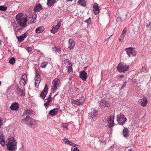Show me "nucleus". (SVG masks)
<instances>
[{
	"label": "nucleus",
	"mask_w": 151,
	"mask_h": 151,
	"mask_svg": "<svg viewBox=\"0 0 151 151\" xmlns=\"http://www.w3.org/2000/svg\"><path fill=\"white\" fill-rule=\"evenodd\" d=\"M6 142L7 148L9 151H15L17 149V143L13 137L9 138Z\"/></svg>",
	"instance_id": "nucleus-1"
},
{
	"label": "nucleus",
	"mask_w": 151,
	"mask_h": 151,
	"mask_svg": "<svg viewBox=\"0 0 151 151\" xmlns=\"http://www.w3.org/2000/svg\"><path fill=\"white\" fill-rule=\"evenodd\" d=\"M22 122L29 127L35 128L38 126L37 121L32 118L27 117L22 119Z\"/></svg>",
	"instance_id": "nucleus-2"
},
{
	"label": "nucleus",
	"mask_w": 151,
	"mask_h": 151,
	"mask_svg": "<svg viewBox=\"0 0 151 151\" xmlns=\"http://www.w3.org/2000/svg\"><path fill=\"white\" fill-rule=\"evenodd\" d=\"M23 16L22 13H19L16 15V19L17 22L20 26L25 27L28 20L27 18L24 17Z\"/></svg>",
	"instance_id": "nucleus-3"
},
{
	"label": "nucleus",
	"mask_w": 151,
	"mask_h": 151,
	"mask_svg": "<svg viewBox=\"0 0 151 151\" xmlns=\"http://www.w3.org/2000/svg\"><path fill=\"white\" fill-rule=\"evenodd\" d=\"M129 68L128 65H127L122 63H120L117 67L118 71L121 73H124Z\"/></svg>",
	"instance_id": "nucleus-4"
},
{
	"label": "nucleus",
	"mask_w": 151,
	"mask_h": 151,
	"mask_svg": "<svg viewBox=\"0 0 151 151\" xmlns=\"http://www.w3.org/2000/svg\"><path fill=\"white\" fill-rule=\"evenodd\" d=\"M116 118L117 121L121 125L124 124L127 120V119L125 116L122 114L118 115Z\"/></svg>",
	"instance_id": "nucleus-5"
},
{
	"label": "nucleus",
	"mask_w": 151,
	"mask_h": 151,
	"mask_svg": "<svg viewBox=\"0 0 151 151\" xmlns=\"http://www.w3.org/2000/svg\"><path fill=\"white\" fill-rule=\"evenodd\" d=\"M127 54L129 57L136 56V52L134 48L132 47L127 48L125 49Z\"/></svg>",
	"instance_id": "nucleus-6"
},
{
	"label": "nucleus",
	"mask_w": 151,
	"mask_h": 151,
	"mask_svg": "<svg viewBox=\"0 0 151 151\" xmlns=\"http://www.w3.org/2000/svg\"><path fill=\"white\" fill-rule=\"evenodd\" d=\"M85 99L83 96H82L79 99L75 100L73 99H71V102L73 104L80 106L82 105L84 103Z\"/></svg>",
	"instance_id": "nucleus-7"
},
{
	"label": "nucleus",
	"mask_w": 151,
	"mask_h": 151,
	"mask_svg": "<svg viewBox=\"0 0 151 151\" xmlns=\"http://www.w3.org/2000/svg\"><path fill=\"white\" fill-rule=\"evenodd\" d=\"M20 81L19 82V84L21 86H24L26 84L27 81V74L24 73L22 76Z\"/></svg>",
	"instance_id": "nucleus-8"
},
{
	"label": "nucleus",
	"mask_w": 151,
	"mask_h": 151,
	"mask_svg": "<svg viewBox=\"0 0 151 151\" xmlns=\"http://www.w3.org/2000/svg\"><path fill=\"white\" fill-rule=\"evenodd\" d=\"M34 115V113L32 110L30 109H26L23 113V116H26L25 118L27 117L31 118L30 116H32Z\"/></svg>",
	"instance_id": "nucleus-9"
},
{
	"label": "nucleus",
	"mask_w": 151,
	"mask_h": 151,
	"mask_svg": "<svg viewBox=\"0 0 151 151\" xmlns=\"http://www.w3.org/2000/svg\"><path fill=\"white\" fill-rule=\"evenodd\" d=\"M107 121L108 122L109 128H111L114 125V117L111 116H110L108 118Z\"/></svg>",
	"instance_id": "nucleus-10"
},
{
	"label": "nucleus",
	"mask_w": 151,
	"mask_h": 151,
	"mask_svg": "<svg viewBox=\"0 0 151 151\" xmlns=\"http://www.w3.org/2000/svg\"><path fill=\"white\" fill-rule=\"evenodd\" d=\"M61 22L60 21L58 22L57 24L55 27H53L51 30V32L54 34L58 32L60 26Z\"/></svg>",
	"instance_id": "nucleus-11"
},
{
	"label": "nucleus",
	"mask_w": 151,
	"mask_h": 151,
	"mask_svg": "<svg viewBox=\"0 0 151 151\" xmlns=\"http://www.w3.org/2000/svg\"><path fill=\"white\" fill-rule=\"evenodd\" d=\"M48 86L47 84H45L44 89L40 95V96L43 99H44L46 97V95L48 92Z\"/></svg>",
	"instance_id": "nucleus-12"
},
{
	"label": "nucleus",
	"mask_w": 151,
	"mask_h": 151,
	"mask_svg": "<svg viewBox=\"0 0 151 151\" xmlns=\"http://www.w3.org/2000/svg\"><path fill=\"white\" fill-rule=\"evenodd\" d=\"M53 84V89L55 91L58 89V87L60 86V81L58 79L56 80H54L52 81Z\"/></svg>",
	"instance_id": "nucleus-13"
},
{
	"label": "nucleus",
	"mask_w": 151,
	"mask_h": 151,
	"mask_svg": "<svg viewBox=\"0 0 151 151\" xmlns=\"http://www.w3.org/2000/svg\"><path fill=\"white\" fill-rule=\"evenodd\" d=\"M3 132H0V144L3 147L5 146V140L4 137Z\"/></svg>",
	"instance_id": "nucleus-14"
},
{
	"label": "nucleus",
	"mask_w": 151,
	"mask_h": 151,
	"mask_svg": "<svg viewBox=\"0 0 151 151\" xmlns=\"http://www.w3.org/2000/svg\"><path fill=\"white\" fill-rule=\"evenodd\" d=\"M68 47L69 50H71L73 49L75 44L74 40L71 38H70L68 40Z\"/></svg>",
	"instance_id": "nucleus-15"
},
{
	"label": "nucleus",
	"mask_w": 151,
	"mask_h": 151,
	"mask_svg": "<svg viewBox=\"0 0 151 151\" xmlns=\"http://www.w3.org/2000/svg\"><path fill=\"white\" fill-rule=\"evenodd\" d=\"M99 105L103 108L105 107H108L110 106L109 104L105 100H102L100 101Z\"/></svg>",
	"instance_id": "nucleus-16"
},
{
	"label": "nucleus",
	"mask_w": 151,
	"mask_h": 151,
	"mask_svg": "<svg viewBox=\"0 0 151 151\" xmlns=\"http://www.w3.org/2000/svg\"><path fill=\"white\" fill-rule=\"evenodd\" d=\"M79 76L83 80L85 81L87 78V73L84 70L81 71Z\"/></svg>",
	"instance_id": "nucleus-17"
},
{
	"label": "nucleus",
	"mask_w": 151,
	"mask_h": 151,
	"mask_svg": "<svg viewBox=\"0 0 151 151\" xmlns=\"http://www.w3.org/2000/svg\"><path fill=\"white\" fill-rule=\"evenodd\" d=\"M127 32V29L126 28H125L123 30L122 32V34L119 39V40L122 42L125 35L126 33Z\"/></svg>",
	"instance_id": "nucleus-18"
},
{
	"label": "nucleus",
	"mask_w": 151,
	"mask_h": 151,
	"mask_svg": "<svg viewBox=\"0 0 151 151\" xmlns=\"http://www.w3.org/2000/svg\"><path fill=\"white\" fill-rule=\"evenodd\" d=\"M27 36V35L26 33L22 35L19 36L17 37V39H18V41L20 42H22L24 39Z\"/></svg>",
	"instance_id": "nucleus-19"
},
{
	"label": "nucleus",
	"mask_w": 151,
	"mask_h": 151,
	"mask_svg": "<svg viewBox=\"0 0 151 151\" xmlns=\"http://www.w3.org/2000/svg\"><path fill=\"white\" fill-rule=\"evenodd\" d=\"M139 102L141 106L144 107L147 104V100L146 98H142L140 99L139 101Z\"/></svg>",
	"instance_id": "nucleus-20"
},
{
	"label": "nucleus",
	"mask_w": 151,
	"mask_h": 151,
	"mask_svg": "<svg viewBox=\"0 0 151 151\" xmlns=\"http://www.w3.org/2000/svg\"><path fill=\"white\" fill-rule=\"evenodd\" d=\"M58 109L57 108H55L52 109L49 112V114L52 116H54L57 114L58 112Z\"/></svg>",
	"instance_id": "nucleus-21"
},
{
	"label": "nucleus",
	"mask_w": 151,
	"mask_h": 151,
	"mask_svg": "<svg viewBox=\"0 0 151 151\" xmlns=\"http://www.w3.org/2000/svg\"><path fill=\"white\" fill-rule=\"evenodd\" d=\"M99 6L97 3H95L93 6L94 11V14H98L99 12Z\"/></svg>",
	"instance_id": "nucleus-22"
},
{
	"label": "nucleus",
	"mask_w": 151,
	"mask_h": 151,
	"mask_svg": "<svg viewBox=\"0 0 151 151\" xmlns=\"http://www.w3.org/2000/svg\"><path fill=\"white\" fill-rule=\"evenodd\" d=\"M10 108L12 110H17L19 108V104L17 103L13 104L10 106Z\"/></svg>",
	"instance_id": "nucleus-23"
},
{
	"label": "nucleus",
	"mask_w": 151,
	"mask_h": 151,
	"mask_svg": "<svg viewBox=\"0 0 151 151\" xmlns=\"http://www.w3.org/2000/svg\"><path fill=\"white\" fill-rule=\"evenodd\" d=\"M97 114V111L96 110H94L93 112L89 114V117L90 119H93L96 116Z\"/></svg>",
	"instance_id": "nucleus-24"
},
{
	"label": "nucleus",
	"mask_w": 151,
	"mask_h": 151,
	"mask_svg": "<svg viewBox=\"0 0 151 151\" xmlns=\"http://www.w3.org/2000/svg\"><path fill=\"white\" fill-rule=\"evenodd\" d=\"M123 135L124 137H127L129 136V131L127 128L124 127L123 130Z\"/></svg>",
	"instance_id": "nucleus-25"
},
{
	"label": "nucleus",
	"mask_w": 151,
	"mask_h": 151,
	"mask_svg": "<svg viewBox=\"0 0 151 151\" xmlns=\"http://www.w3.org/2000/svg\"><path fill=\"white\" fill-rule=\"evenodd\" d=\"M16 90L18 93V94H19L20 96H23L25 95V93L19 87H17V88Z\"/></svg>",
	"instance_id": "nucleus-26"
},
{
	"label": "nucleus",
	"mask_w": 151,
	"mask_h": 151,
	"mask_svg": "<svg viewBox=\"0 0 151 151\" xmlns=\"http://www.w3.org/2000/svg\"><path fill=\"white\" fill-rule=\"evenodd\" d=\"M64 140V142L65 144H67L68 145H70L74 147H75L76 146V144L75 143H73L72 142H71L69 141L68 139L66 138H64L63 139Z\"/></svg>",
	"instance_id": "nucleus-27"
},
{
	"label": "nucleus",
	"mask_w": 151,
	"mask_h": 151,
	"mask_svg": "<svg viewBox=\"0 0 151 151\" xmlns=\"http://www.w3.org/2000/svg\"><path fill=\"white\" fill-rule=\"evenodd\" d=\"M44 31L43 27L42 26L37 27L35 30V32L37 33H40Z\"/></svg>",
	"instance_id": "nucleus-28"
},
{
	"label": "nucleus",
	"mask_w": 151,
	"mask_h": 151,
	"mask_svg": "<svg viewBox=\"0 0 151 151\" xmlns=\"http://www.w3.org/2000/svg\"><path fill=\"white\" fill-rule=\"evenodd\" d=\"M41 79L40 77L37 78L35 81V85L36 88L38 87L39 84L41 81Z\"/></svg>",
	"instance_id": "nucleus-29"
},
{
	"label": "nucleus",
	"mask_w": 151,
	"mask_h": 151,
	"mask_svg": "<svg viewBox=\"0 0 151 151\" xmlns=\"http://www.w3.org/2000/svg\"><path fill=\"white\" fill-rule=\"evenodd\" d=\"M42 9L41 5L40 4H37L35 7L34 10V11L40 12Z\"/></svg>",
	"instance_id": "nucleus-30"
},
{
	"label": "nucleus",
	"mask_w": 151,
	"mask_h": 151,
	"mask_svg": "<svg viewBox=\"0 0 151 151\" xmlns=\"http://www.w3.org/2000/svg\"><path fill=\"white\" fill-rule=\"evenodd\" d=\"M78 3L81 5L84 6L86 4V2L84 0H79Z\"/></svg>",
	"instance_id": "nucleus-31"
},
{
	"label": "nucleus",
	"mask_w": 151,
	"mask_h": 151,
	"mask_svg": "<svg viewBox=\"0 0 151 151\" xmlns=\"http://www.w3.org/2000/svg\"><path fill=\"white\" fill-rule=\"evenodd\" d=\"M15 58L14 57H12L9 60V63L12 65L14 64L15 63Z\"/></svg>",
	"instance_id": "nucleus-32"
},
{
	"label": "nucleus",
	"mask_w": 151,
	"mask_h": 151,
	"mask_svg": "<svg viewBox=\"0 0 151 151\" xmlns=\"http://www.w3.org/2000/svg\"><path fill=\"white\" fill-rule=\"evenodd\" d=\"M84 22L87 24V26H88L89 24H91V19L90 18H89L88 19L84 21Z\"/></svg>",
	"instance_id": "nucleus-33"
},
{
	"label": "nucleus",
	"mask_w": 151,
	"mask_h": 151,
	"mask_svg": "<svg viewBox=\"0 0 151 151\" xmlns=\"http://www.w3.org/2000/svg\"><path fill=\"white\" fill-rule=\"evenodd\" d=\"M47 101L44 104V106L45 107L47 106L49 104V103L52 101V100L50 99L49 98L47 99Z\"/></svg>",
	"instance_id": "nucleus-34"
},
{
	"label": "nucleus",
	"mask_w": 151,
	"mask_h": 151,
	"mask_svg": "<svg viewBox=\"0 0 151 151\" xmlns=\"http://www.w3.org/2000/svg\"><path fill=\"white\" fill-rule=\"evenodd\" d=\"M55 3V2H53L52 1H47V5L48 6L50 7L52 5Z\"/></svg>",
	"instance_id": "nucleus-35"
},
{
	"label": "nucleus",
	"mask_w": 151,
	"mask_h": 151,
	"mask_svg": "<svg viewBox=\"0 0 151 151\" xmlns=\"http://www.w3.org/2000/svg\"><path fill=\"white\" fill-rule=\"evenodd\" d=\"M145 26L146 27H148L149 26H150V29H151V22H150L149 21H147L146 23Z\"/></svg>",
	"instance_id": "nucleus-36"
},
{
	"label": "nucleus",
	"mask_w": 151,
	"mask_h": 151,
	"mask_svg": "<svg viewBox=\"0 0 151 151\" xmlns=\"http://www.w3.org/2000/svg\"><path fill=\"white\" fill-rule=\"evenodd\" d=\"M47 62H44L42 63L41 65V67L42 68H45L46 67L47 65Z\"/></svg>",
	"instance_id": "nucleus-37"
},
{
	"label": "nucleus",
	"mask_w": 151,
	"mask_h": 151,
	"mask_svg": "<svg viewBox=\"0 0 151 151\" xmlns=\"http://www.w3.org/2000/svg\"><path fill=\"white\" fill-rule=\"evenodd\" d=\"M35 74L36 77L37 78L40 77V76L38 73V70L37 69H35Z\"/></svg>",
	"instance_id": "nucleus-38"
},
{
	"label": "nucleus",
	"mask_w": 151,
	"mask_h": 151,
	"mask_svg": "<svg viewBox=\"0 0 151 151\" xmlns=\"http://www.w3.org/2000/svg\"><path fill=\"white\" fill-rule=\"evenodd\" d=\"M7 9V8L6 7H4L3 6H0V10L5 11Z\"/></svg>",
	"instance_id": "nucleus-39"
},
{
	"label": "nucleus",
	"mask_w": 151,
	"mask_h": 151,
	"mask_svg": "<svg viewBox=\"0 0 151 151\" xmlns=\"http://www.w3.org/2000/svg\"><path fill=\"white\" fill-rule=\"evenodd\" d=\"M62 126L63 128H66L67 129H68V125L66 124H63L62 125Z\"/></svg>",
	"instance_id": "nucleus-40"
},
{
	"label": "nucleus",
	"mask_w": 151,
	"mask_h": 151,
	"mask_svg": "<svg viewBox=\"0 0 151 151\" xmlns=\"http://www.w3.org/2000/svg\"><path fill=\"white\" fill-rule=\"evenodd\" d=\"M68 72L69 73H70L72 71V67L70 66H69L68 68Z\"/></svg>",
	"instance_id": "nucleus-41"
},
{
	"label": "nucleus",
	"mask_w": 151,
	"mask_h": 151,
	"mask_svg": "<svg viewBox=\"0 0 151 151\" xmlns=\"http://www.w3.org/2000/svg\"><path fill=\"white\" fill-rule=\"evenodd\" d=\"M55 51L56 52H60L61 51V49L60 48H59L56 47H55Z\"/></svg>",
	"instance_id": "nucleus-42"
},
{
	"label": "nucleus",
	"mask_w": 151,
	"mask_h": 151,
	"mask_svg": "<svg viewBox=\"0 0 151 151\" xmlns=\"http://www.w3.org/2000/svg\"><path fill=\"white\" fill-rule=\"evenodd\" d=\"M146 70V68L145 66H143L141 69V72H144Z\"/></svg>",
	"instance_id": "nucleus-43"
},
{
	"label": "nucleus",
	"mask_w": 151,
	"mask_h": 151,
	"mask_svg": "<svg viewBox=\"0 0 151 151\" xmlns=\"http://www.w3.org/2000/svg\"><path fill=\"white\" fill-rule=\"evenodd\" d=\"M126 82H125L124 83L123 85L122 86L121 88V90H122L123 88H124L125 87H126Z\"/></svg>",
	"instance_id": "nucleus-44"
},
{
	"label": "nucleus",
	"mask_w": 151,
	"mask_h": 151,
	"mask_svg": "<svg viewBox=\"0 0 151 151\" xmlns=\"http://www.w3.org/2000/svg\"><path fill=\"white\" fill-rule=\"evenodd\" d=\"M27 50L29 52H30L32 50V49L31 47H28Z\"/></svg>",
	"instance_id": "nucleus-45"
},
{
	"label": "nucleus",
	"mask_w": 151,
	"mask_h": 151,
	"mask_svg": "<svg viewBox=\"0 0 151 151\" xmlns=\"http://www.w3.org/2000/svg\"><path fill=\"white\" fill-rule=\"evenodd\" d=\"M102 142H103L104 143V142H103V141H102L100 139H99V140L98 141V144L99 145H100Z\"/></svg>",
	"instance_id": "nucleus-46"
},
{
	"label": "nucleus",
	"mask_w": 151,
	"mask_h": 151,
	"mask_svg": "<svg viewBox=\"0 0 151 151\" xmlns=\"http://www.w3.org/2000/svg\"><path fill=\"white\" fill-rule=\"evenodd\" d=\"M73 151H80L79 149L77 148H74Z\"/></svg>",
	"instance_id": "nucleus-47"
},
{
	"label": "nucleus",
	"mask_w": 151,
	"mask_h": 151,
	"mask_svg": "<svg viewBox=\"0 0 151 151\" xmlns=\"http://www.w3.org/2000/svg\"><path fill=\"white\" fill-rule=\"evenodd\" d=\"M121 18L120 17H117V20L118 21H119L120 20H122Z\"/></svg>",
	"instance_id": "nucleus-48"
},
{
	"label": "nucleus",
	"mask_w": 151,
	"mask_h": 151,
	"mask_svg": "<svg viewBox=\"0 0 151 151\" xmlns=\"http://www.w3.org/2000/svg\"><path fill=\"white\" fill-rule=\"evenodd\" d=\"M112 36V35H110V37H108L107 39H106V40H105V41H107V42H108V41H109V39L110 38V37H111V36Z\"/></svg>",
	"instance_id": "nucleus-49"
},
{
	"label": "nucleus",
	"mask_w": 151,
	"mask_h": 151,
	"mask_svg": "<svg viewBox=\"0 0 151 151\" xmlns=\"http://www.w3.org/2000/svg\"><path fill=\"white\" fill-rule=\"evenodd\" d=\"M51 95L50 94L49 96V97H48V98H49L50 99L52 100V98L51 97Z\"/></svg>",
	"instance_id": "nucleus-50"
},
{
	"label": "nucleus",
	"mask_w": 151,
	"mask_h": 151,
	"mask_svg": "<svg viewBox=\"0 0 151 151\" xmlns=\"http://www.w3.org/2000/svg\"><path fill=\"white\" fill-rule=\"evenodd\" d=\"M55 0H47V1H52L53 2H55Z\"/></svg>",
	"instance_id": "nucleus-51"
},
{
	"label": "nucleus",
	"mask_w": 151,
	"mask_h": 151,
	"mask_svg": "<svg viewBox=\"0 0 151 151\" xmlns=\"http://www.w3.org/2000/svg\"><path fill=\"white\" fill-rule=\"evenodd\" d=\"M128 151H134L132 149H130L128 150Z\"/></svg>",
	"instance_id": "nucleus-52"
},
{
	"label": "nucleus",
	"mask_w": 151,
	"mask_h": 151,
	"mask_svg": "<svg viewBox=\"0 0 151 151\" xmlns=\"http://www.w3.org/2000/svg\"><path fill=\"white\" fill-rule=\"evenodd\" d=\"M124 77V76L122 75L120 76V78H123Z\"/></svg>",
	"instance_id": "nucleus-53"
},
{
	"label": "nucleus",
	"mask_w": 151,
	"mask_h": 151,
	"mask_svg": "<svg viewBox=\"0 0 151 151\" xmlns=\"http://www.w3.org/2000/svg\"><path fill=\"white\" fill-rule=\"evenodd\" d=\"M1 40H0V45L1 44Z\"/></svg>",
	"instance_id": "nucleus-54"
},
{
	"label": "nucleus",
	"mask_w": 151,
	"mask_h": 151,
	"mask_svg": "<svg viewBox=\"0 0 151 151\" xmlns=\"http://www.w3.org/2000/svg\"><path fill=\"white\" fill-rule=\"evenodd\" d=\"M1 82L0 81V86L1 85Z\"/></svg>",
	"instance_id": "nucleus-55"
},
{
	"label": "nucleus",
	"mask_w": 151,
	"mask_h": 151,
	"mask_svg": "<svg viewBox=\"0 0 151 151\" xmlns=\"http://www.w3.org/2000/svg\"><path fill=\"white\" fill-rule=\"evenodd\" d=\"M57 95V94H56V95H55L54 96V97H55V96Z\"/></svg>",
	"instance_id": "nucleus-56"
}]
</instances>
